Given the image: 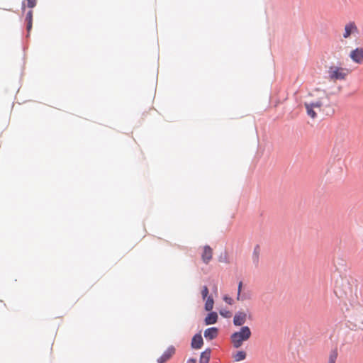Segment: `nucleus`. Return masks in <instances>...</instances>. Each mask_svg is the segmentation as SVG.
Instances as JSON below:
<instances>
[{
  "label": "nucleus",
  "mask_w": 363,
  "mask_h": 363,
  "mask_svg": "<svg viewBox=\"0 0 363 363\" xmlns=\"http://www.w3.org/2000/svg\"><path fill=\"white\" fill-rule=\"evenodd\" d=\"M261 249L259 245L255 246L252 253V259L255 263L257 264L259 262V255H260Z\"/></svg>",
  "instance_id": "obj_14"
},
{
  "label": "nucleus",
  "mask_w": 363,
  "mask_h": 363,
  "mask_svg": "<svg viewBox=\"0 0 363 363\" xmlns=\"http://www.w3.org/2000/svg\"><path fill=\"white\" fill-rule=\"evenodd\" d=\"M203 344V338L201 334L195 335L191 341V347L194 349H200Z\"/></svg>",
  "instance_id": "obj_10"
},
{
  "label": "nucleus",
  "mask_w": 363,
  "mask_h": 363,
  "mask_svg": "<svg viewBox=\"0 0 363 363\" xmlns=\"http://www.w3.org/2000/svg\"><path fill=\"white\" fill-rule=\"evenodd\" d=\"M212 257H213L212 248L208 245L204 246L203 253L201 255V258H202L203 262L205 264H208L209 262L211 260Z\"/></svg>",
  "instance_id": "obj_9"
},
{
  "label": "nucleus",
  "mask_w": 363,
  "mask_h": 363,
  "mask_svg": "<svg viewBox=\"0 0 363 363\" xmlns=\"http://www.w3.org/2000/svg\"><path fill=\"white\" fill-rule=\"evenodd\" d=\"M350 57L352 62L361 65L363 63V48L358 47L350 52Z\"/></svg>",
  "instance_id": "obj_6"
},
{
  "label": "nucleus",
  "mask_w": 363,
  "mask_h": 363,
  "mask_svg": "<svg viewBox=\"0 0 363 363\" xmlns=\"http://www.w3.org/2000/svg\"><path fill=\"white\" fill-rule=\"evenodd\" d=\"M186 363H196V359L194 358H190L187 360Z\"/></svg>",
  "instance_id": "obj_23"
},
{
  "label": "nucleus",
  "mask_w": 363,
  "mask_h": 363,
  "mask_svg": "<svg viewBox=\"0 0 363 363\" xmlns=\"http://www.w3.org/2000/svg\"><path fill=\"white\" fill-rule=\"evenodd\" d=\"M27 2L29 8H33L36 5V0H27Z\"/></svg>",
  "instance_id": "obj_21"
},
{
  "label": "nucleus",
  "mask_w": 363,
  "mask_h": 363,
  "mask_svg": "<svg viewBox=\"0 0 363 363\" xmlns=\"http://www.w3.org/2000/svg\"><path fill=\"white\" fill-rule=\"evenodd\" d=\"M223 300H224L227 303H228V304H230V305L233 304V299H232L230 297L225 296V297L223 298Z\"/></svg>",
  "instance_id": "obj_22"
},
{
  "label": "nucleus",
  "mask_w": 363,
  "mask_h": 363,
  "mask_svg": "<svg viewBox=\"0 0 363 363\" xmlns=\"http://www.w3.org/2000/svg\"><path fill=\"white\" fill-rule=\"evenodd\" d=\"M218 330L217 328L213 327L207 328L204 331V337L208 340H213L218 336Z\"/></svg>",
  "instance_id": "obj_11"
},
{
  "label": "nucleus",
  "mask_w": 363,
  "mask_h": 363,
  "mask_svg": "<svg viewBox=\"0 0 363 363\" xmlns=\"http://www.w3.org/2000/svg\"><path fill=\"white\" fill-rule=\"evenodd\" d=\"M338 353L337 350H332L328 356V363H335Z\"/></svg>",
  "instance_id": "obj_18"
},
{
  "label": "nucleus",
  "mask_w": 363,
  "mask_h": 363,
  "mask_svg": "<svg viewBox=\"0 0 363 363\" xmlns=\"http://www.w3.org/2000/svg\"><path fill=\"white\" fill-rule=\"evenodd\" d=\"M26 21H27V30L28 32H30L32 28V24H33V11H29L27 13Z\"/></svg>",
  "instance_id": "obj_16"
},
{
  "label": "nucleus",
  "mask_w": 363,
  "mask_h": 363,
  "mask_svg": "<svg viewBox=\"0 0 363 363\" xmlns=\"http://www.w3.org/2000/svg\"><path fill=\"white\" fill-rule=\"evenodd\" d=\"M218 315L216 312H211L208 314L205 318L206 325L214 324L217 322Z\"/></svg>",
  "instance_id": "obj_12"
},
{
  "label": "nucleus",
  "mask_w": 363,
  "mask_h": 363,
  "mask_svg": "<svg viewBox=\"0 0 363 363\" xmlns=\"http://www.w3.org/2000/svg\"><path fill=\"white\" fill-rule=\"evenodd\" d=\"M211 355V350L207 349L201 354L199 363H208Z\"/></svg>",
  "instance_id": "obj_13"
},
{
  "label": "nucleus",
  "mask_w": 363,
  "mask_h": 363,
  "mask_svg": "<svg viewBox=\"0 0 363 363\" xmlns=\"http://www.w3.org/2000/svg\"><path fill=\"white\" fill-rule=\"evenodd\" d=\"M174 353L175 348L173 346H170L164 351L162 355L157 359V362L158 363H165L173 356Z\"/></svg>",
  "instance_id": "obj_8"
},
{
  "label": "nucleus",
  "mask_w": 363,
  "mask_h": 363,
  "mask_svg": "<svg viewBox=\"0 0 363 363\" xmlns=\"http://www.w3.org/2000/svg\"><path fill=\"white\" fill-rule=\"evenodd\" d=\"M214 301L211 296L206 298L205 309L207 311H211L213 308Z\"/></svg>",
  "instance_id": "obj_17"
},
{
  "label": "nucleus",
  "mask_w": 363,
  "mask_h": 363,
  "mask_svg": "<svg viewBox=\"0 0 363 363\" xmlns=\"http://www.w3.org/2000/svg\"><path fill=\"white\" fill-rule=\"evenodd\" d=\"M335 293L347 308H359L363 311V307L359 304L357 284L354 279L341 277L337 280ZM351 319L354 322L363 323V313L359 317L357 314L352 313Z\"/></svg>",
  "instance_id": "obj_1"
},
{
  "label": "nucleus",
  "mask_w": 363,
  "mask_h": 363,
  "mask_svg": "<svg viewBox=\"0 0 363 363\" xmlns=\"http://www.w3.org/2000/svg\"><path fill=\"white\" fill-rule=\"evenodd\" d=\"M233 357L235 362L244 360L246 358V352L244 351H238L233 354Z\"/></svg>",
  "instance_id": "obj_15"
},
{
  "label": "nucleus",
  "mask_w": 363,
  "mask_h": 363,
  "mask_svg": "<svg viewBox=\"0 0 363 363\" xmlns=\"http://www.w3.org/2000/svg\"><path fill=\"white\" fill-rule=\"evenodd\" d=\"M328 100L326 91L317 88L308 93L304 107L308 116L314 119L317 117V112L322 111L324 103Z\"/></svg>",
  "instance_id": "obj_2"
},
{
  "label": "nucleus",
  "mask_w": 363,
  "mask_h": 363,
  "mask_svg": "<svg viewBox=\"0 0 363 363\" xmlns=\"http://www.w3.org/2000/svg\"><path fill=\"white\" fill-rule=\"evenodd\" d=\"M247 320V313L244 311L235 313L233 318V324L236 326L243 325Z\"/></svg>",
  "instance_id": "obj_7"
},
{
  "label": "nucleus",
  "mask_w": 363,
  "mask_h": 363,
  "mask_svg": "<svg viewBox=\"0 0 363 363\" xmlns=\"http://www.w3.org/2000/svg\"><path fill=\"white\" fill-rule=\"evenodd\" d=\"M22 9H23V10H24V9H25V5H24V4H23Z\"/></svg>",
  "instance_id": "obj_25"
},
{
  "label": "nucleus",
  "mask_w": 363,
  "mask_h": 363,
  "mask_svg": "<svg viewBox=\"0 0 363 363\" xmlns=\"http://www.w3.org/2000/svg\"><path fill=\"white\" fill-rule=\"evenodd\" d=\"M220 315L224 316V317H230V312H227V313H223V312H220Z\"/></svg>",
  "instance_id": "obj_24"
},
{
  "label": "nucleus",
  "mask_w": 363,
  "mask_h": 363,
  "mask_svg": "<svg viewBox=\"0 0 363 363\" xmlns=\"http://www.w3.org/2000/svg\"><path fill=\"white\" fill-rule=\"evenodd\" d=\"M351 73L350 69L337 65H331L327 70L328 78L332 82L344 81Z\"/></svg>",
  "instance_id": "obj_3"
},
{
  "label": "nucleus",
  "mask_w": 363,
  "mask_h": 363,
  "mask_svg": "<svg viewBox=\"0 0 363 363\" xmlns=\"http://www.w3.org/2000/svg\"><path fill=\"white\" fill-rule=\"evenodd\" d=\"M359 33V30L354 21H350L347 23L343 29L342 38L344 39H348L352 35H357Z\"/></svg>",
  "instance_id": "obj_5"
},
{
  "label": "nucleus",
  "mask_w": 363,
  "mask_h": 363,
  "mask_svg": "<svg viewBox=\"0 0 363 363\" xmlns=\"http://www.w3.org/2000/svg\"><path fill=\"white\" fill-rule=\"evenodd\" d=\"M208 289L206 286H203L201 290V296L203 300L208 298Z\"/></svg>",
  "instance_id": "obj_20"
},
{
  "label": "nucleus",
  "mask_w": 363,
  "mask_h": 363,
  "mask_svg": "<svg viewBox=\"0 0 363 363\" xmlns=\"http://www.w3.org/2000/svg\"><path fill=\"white\" fill-rule=\"evenodd\" d=\"M242 287V282L240 281L238 284V294H237V298H236V299L238 301H244L245 299V296L241 294Z\"/></svg>",
  "instance_id": "obj_19"
},
{
  "label": "nucleus",
  "mask_w": 363,
  "mask_h": 363,
  "mask_svg": "<svg viewBox=\"0 0 363 363\" xmlns=\"http://www.w3.org/2000/svg\"><path fill=\"white\" fill-rule=\"evenodd\" d=\"M252 335L251 330L248 326H242L238 332L233 333L230 336L231 342L235 348L242 346L243 342L248 340Z\"/></svg>",
  "instance_id": "obj_4"
}]
</instances>
